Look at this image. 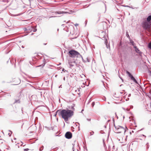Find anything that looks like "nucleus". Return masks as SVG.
<instances>
[{"instance_id":"1","label":"nucleus","mask_w":151,"mask_h":151,"mask_svg":"<svg viewBox=\"0 0 151 151\" xmlns=\"http://www.w3.org/2000/svg\"><path fill=\"white\" fill-rule=\"evenodd\" d=\"M57 113L65 122L68 121L74 114L73 111L68 109L58 110Z\"/></svg>"},{"instance_id":"2","label":"nucleus","mask_w":151,"mask_h":151,"mask_svg":"<svg viewBox=\"0 0 151 151\" xmlns=\"http://www.w3.org/2000/svg\"><path fill=\"white\" fill-rule=\"evenodd\" d=\"M114 127L115 128V132L116 133H125L127 128L125 126L124 127L120 126L117 124H114Z\"/></svg>"},{"instance_id":"3","label":"nucleus","mask_w":151,"mask_h":151,"mask_svg":"<svg viewBox=\"0 0 151 151\" xmlns=\"http://www.w3.org/2000/svg\"><path fill=\"white\" fill-rule=\"evenodd\" d=\"M68 54L69 56L71 58H75L76 57H78L79 55H80V54L76 51L74 50H71L69 51Z\"/></svg>"},{"instance_id":"4","label":"nucleus","mask_w":151,"mask_h":151,"mask_svg":"<svg viewBox=\"0 0 151 151\" xmlns=\"http://www.w3.org/2000/svg\"><path fill=\"white\" fill-rule=\"evenodd\" d=\"M150 22L147 21H145L142 23V27L145 29L147 30H149L150 28Z\"/></svg>"},{"instance_id":"5","label":"nucleus","mask_w":151,"mask_h":151,"mask_svg":"<svg viewBox=\"0 0 151 151\" xmlns=\"http://www.w3.org/2000/svg\"><path fill=\"white\" fill-rule=\"evenodd\" d=\"M65 136L67 139H70L72 137V134L70 132H67L65 134Z\"/></svg>"},{"instance_id":"6","label":"nucleus","mask_w":151,"mask_h":151,"mask_svg":"<svg viewBox=\"0 0 151 151\" xmlns=\"http://www.w3.org/2000/svg\"><path fill=\"white\" fill-rule=\"evenodd\" d=\"M13 81L14 82V84L17 85L18 84L20 83V80L18 78H14L13 79Z\"/></svg>"},{"instance_id":"7","label":"nucleus","mask_w":151,"mask_h":151,"mask_svg":"<svg viewBox=\"0 0 151 151\" xmlns=\"http://www.w3.org/2000/svg\"><path fill=\"white\" fill-rule=\"evenodd\" d=\"M68 64L70 66H73L74 65L75 62L73 61H71V60H69L68 61Z\"/></svg>"},{"instance_id":"8","label":"nucleus","mask_w":151,"mask_h":151,"mask_svg":"<svg viewBox=\"0 0 151 151\" xmlns=\"http://www.w3.org/2000/svg\"><path fill=\"white\" fill-rule=\"evenodd\" d=\"M130 77L131 79L133 80L135 83H137V81L133 77L132 75H131V76Z\"/></svg>"},{"instance_id":"9","label":"nucleus","mask_w":151,"mask_h":151,"mask_svg":"<svg viewBox=\"0 0 151 151\" xmlns=\"http://www.w3.org/2000/svg\"><path fill=\"white\" fill-rule=\"evenodd\" d=\"M75 106V104H73L71 106V107H69V108L70 109H71V110H73L74 111V110H75V109L74 108V107Z\"/></svg>"},{"instance_id":"10","label":"nucleus","mask_w":151,"mask_h":151,"mask_svg":"<svg viewBox=\"0 0 151 151\" xmlns=\"http://www.w3.org/2000/svg\"><path fill=\"white\" fill-rule=\"evenodd\" d=\"M151 20V15L149 16L147 18V21L149 22Z\"/></svg>"},{"instance_id":"11","label":"nucleus","mask_w":151,"mask_h":151,"mask_svg":"<svg viewBox=\"0 0 151 151\" xmlns=\"http://www.w3.org/2000/svg\"><path fill=\"white\" fill-rule=\"evenodd\" d=\"M134 47L135 49V50L137 52H139V50H138V48H137V47L136 46H134Z\"/></svg>"},{"instance_id":"12","label":"nucleus","mask_w":151,"mask_h":151,"mask_svg":"<svg viewBox=\"0 0 151 151\" xmlns=\"http://www.w3.org/2000/svg\"><path fill=\"white\" fill-rule=\"evenodd\" d=\"M127 73L129 75V77H130L131 76V75H132L128 71H127Z\"/></svg>"},{"instance_id":"13","label":"nucleus","mask_w":151,"mask_h":151,"mask_svg":"<svg viewBox=\"0 0 151 151\" xmlns=\"http://www.w3.org/2000/svg\"><path fill=\"white\" fill-rule=\"evenodd\" d=\"M148 47L149 48L151 49V42H150L149 44Z\"/></svg>"},{"instance_id":"14","label":"nucleus","mask_w":151,"mask_h":151,"mask_svg":"<svg viewBox=\"0 0 151 151\" xmlns=\"http://www.w3.org/2000/svg\"><path fill=\"white\" fill-rule=\"evenodd\" d=\"M37 29L35 28H34V29L33 30V32H35L37 31Z\"/></svg>"},{"instance_id":"15","label":"nucleus","mask_w":151,"mask_h":151,"mask_svg":"<svg viewBox=\"0 0 151 151\" xmlns=\"http://www.w3.org/2000/svg\"><path fill=\"white\" fill-rule=\"evenodd\" d=\"M29 150V149L28 148L25 149H24V151H27Z\"/></svg>"},{"instance_id":"16","label":"nucleus","mask_w":151,"mask_h":151,"mask_svg":"<svg viewBox=\"0 0 151 151\" xmlns=\"http://www.w3.org/2000/svg\"><path fill=\"white\" fill-rule=\"evenodd\" d=\"M57 13L58 14H61L62 13H63V12H57Z\"/></svg>"},{"instance_id":"17","label":"nucleus","mask_w":151,"mask_h":151,"mask_svg":"<svg viewBox=\"0 0 151 151\" xmlns=\"http://www.w3.org/2000/svg\"><path fill=\"white\" fill-rule=\"evenodd\" d=\"M95 104L94 102H93V103L92 104V106L93 107Z\"/></svg>"},{"instance_id":"18","label":"nucleus","mask_w":151,"mask_h":151,"mask_svg":"<svg viewBox=\"0 0 151 151\" xmlns=\"http://www.w3.org/2000/svg\"><path fill=\"white\" fill-rule=\"evenodd\" d=\"M149 73H150V74L151 75V71L149 70Z\"/></svg>"},{"instance_id":"19","label":"nucleus","mask_w":151,"mask_h":151,"mask_svg":"<svg viewBox=\"0 0 151 151\" xmlns=\"http://www.w3.org/2000/svg\"><path fill=\"white\" fill-rule=\"evenodd\" d=\"M107 42H108L107 40H106L105 41V43H106V44H107Z\"/></svg>"},{"instance_id":"20","label":"nucleus","mask_w":151,"mask_h":151,"mask_svg":"<svg viewBox=\"0 0 151 151\" xmlns=\"http://www.w3.org/2000/svg\"><path fill=\"white\" fill-rule=\"evenodd\" d=\"M127 37H128L129 38V35L128 34Z\"/></svg>"},{"instance_id":"21","label":"nucleus","mask_w":151,"mask_h":151,"mask_svg":"<svg viewBox=\"0 0 151 151\" xmlns=\"http://www.w3.org/2000/svg\"><path fill=\"white\" fill-rule=\"evenodd\" d=\"M132 45H134V44H133V43H134V42H132Z\"/></svg>"},{"instance_id":"22","label":"nucleus","mask_w":151,"mask_h":151,"mask_svg":"<svg viewBox=\"0 0 151 151\" xmlns=\"http://www.w3.org/2000/svg\"><path fill=\"white\" fill-rule=\"evenodd\" d=\"M45 64L44 65H42V67H43L44 66Z\"/></svg>"},{"instance_id":"23","label":"nucleus","mask_w":151,"mask_h":151,"mask_svg":"<svg viewBox=\"0 0 151 151\" xmlns=\"http://www.w3.org/2000/svg\"><path fill=\"white\" fill-rule=\"evenodd\" d=\"M41 65H39V66H38V67H39V66H40Z\"/></svg>"}]
</instances>
